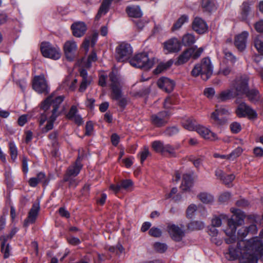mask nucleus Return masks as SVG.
<instances>
[{"instance_id": "dca6fc26", "label": "nucleus", "mask_w": 263, "mask_h": 263, "mask_svg": "<svg viewBox=\"0 0 263 263\" xmlns=\"http://www.w3.org/2000/svg\"><path fill=\"white\" fill-rule=\"evenodd\" d=\"M167 229L171 237L176 241H181L184 236V230L174 224H168Z\"/></svg>"}, {"instance_id": "09e8293b", "label": "nucleus", "mask_w": 263, "mask_h": 263, "mask_svg": "<svg viewBox=\"0 0 263 263\" xmlns=\"http://www.w3.org/2000/svg\"><path fill=\"white\" fill-rule=\"evenodd\" d=\"M154 247L156 251L160 253H163L167 249V246L165 243L160 242H156L154 245Z\"/></svg>"}, {"instance_id": "473e14b6", "label": "nucleus", "mask_w": 263, "mask_h": 263, "mask_svg": "<svg viewBox=\"0 0 263 263\" xmlns=\"http://www.w3.org/2000/svg\"><path fill=\"white\" fill-rule=\"evenodd\" d=\"M201 6L204 11L211 12L216 9V6L213 0H201Z\"/></svg>"}, {"instance_id": "cd10ccee", "label": "nucleus", "mask_w": 263, "mask_h": 263, "mask_svg": "<svg viewBox=\"0 0 263 263\" xmlns=\"http://www.w3.org/2000/svg\"><path fill=\"white\" fill-rule=\"evenodd\" d=\"M230 210L233 214V216H235V218L236 219V221H235L236 223V227L237 228V225H241L243 224L244 219L246 217L244 212L239 209L234 208H232Z\"/></svg>"}, {"instance_id": "9b49d317", "label": "nucleus", "mask_w": 263, "mask_h": 263, "mask_svg": "<svg viewBox=\"0 0 263 263\" xmlns=\"http://www.w3.org/2000/svg\"><path fill=\"white\" fill-rule=\"evenodd\" d=\"M33 89L39 93L47 94L49 87L43 75L35 76L32 84Z\"/></svg>"}, {"instance_id": "bb28decb", "label": "nucleus", "mask_w": 263, "mask_h": 263, "mask_svg": "<svg viewBox=\"0 0 263 263\" xmlns=\"http://www.w3.org/2000/svg\"><path fill=\"white\" fill-rule=\"evenodd\" d=\"M251 3L249 1H245L240 6L239 18L241 20H247L251 11L250 5Z\"/></svg>"}, {"instance_id": "603ef678", "label": "nucleus", "mask_w": 263, "mask_h": 263, "mask_svg": "<svg viewBox=\"0 0 263 263\" xmlns=\"http://www.w3.org/2000/svg\"><path fill=\"white\" fill-rule=\"evenodd\" d=\"M91 79H82L80 88L79 91L81 92L84 91L87 86L90 84Z\"/></svg>"}, {"instance_id": "052dcab7", "label": "nucleus", "mask_w": 263, "mask_h": 263, "mask_svg": "<svg viewBox=\"0 0 263 263\" xmlns=\"http://www.w3.org/2000/svg\"><path fill=\"white\" fill-rule=\"evenodd\" d=\"M248 234L249 232L247 227H242L238 231V235L241 239L240 240H243V238L246 237Z\"/></svg>"}, {"instance_id": "ddd939ff", "label": "nucleus", "mask_w": 263, "mask_h": 263, "mask_svg": "<svg viewBox=\"0 0 263 263\" xmlns=\"http://www.w3.org/2000/svg\"><path fill=\"white\" fill-rule=\"evenodd\" d=\"M215 111L211 114V118L214 122L219 125H223L227 122V119L223 118L220 119L219 116L222 115H227L230 114L229 109L226 106H216Z\"/></svg>"}, {"instance_id": "2f4dec72", "label": "nucleus", "mask_w": 263, "mask_h": 263, "mask_svg": "<svg viewBox=\"0 0 263 263\" xmlns=\"http://www.w3.org/2000/svg\"><path fill=\"white\" fill-rule=\"evenodd\" d=\"M236 96L234 90L233 89H231L222 91L219 95L218 99L221 101H224Z\"/></svg>"}, {"instance_id": "e433bc0d", "label": "nucleus", "mask_w": 263, "mask_h": 263, "mask_svg": "<svg viewBox=\"0 0 263 263\" xmlns=\"http://www.w3.org/2000/svg\"><path fill=\"white\" fill-rule=\"evenodd\" d=\"M173 63V62L172 60H170L167 62L163 63H160L156 68L154 70V72L155 74H159L164 70L167 69L169 67H170Z\"/></svg>"}, {"instance_id": "72a5a7b5", "label": "nucleus", "mask_w": 263, "mask_h": 263, "mask_svg": "<svg viewBox=\"0 0 263 263\" xmlns=\"http://www.w3.org/2000/svg\"><path fill=\"white\" fill-rule=\"evenodd\" d=\"M196 42V38L192 33H186L184 35L182 39V43L184 46H189Z\"/></svg>"}, {"instance_id": "13d9d810", "label": "nucleus", "mask_w": 263, "mask_h": 263, "mask_svg": "<svg viewBox=\"0 0 263 263\" xmlns=\"http://www.w3.org/2000/svg\"><path fill=\"white\" fill-rule=\"evenodd\" d=\"M97 54L95 52H92L90 55H89L87 59V62L85 64V66L87 67H90L92 62H95L97 60Z\"/></svg>"}, {"instance_id": "c9c22d12", "label": "nucleus", "mask_w": 263, "mask_h": 263, "mask_svg": "<svg viewBox=\"0 0 263 263\" xmlns=\"http://www.w3.org/2000/svg\"><path fill=\"white\" fill-rule=\"evenodd\" d=\"M247 97L252 102L258 101L260 98L259 91L256 89L248 90L246 93Z\"/></svg>"}, {"instance_id": "de8ad7c7", "label": "nucleus", "mask_w": 263, "mask_h": 263, "mask_svg": "<svg viewBox=\"0 0 263 263\" xmlns=\"http://www.w3.org/2000/svg\"><path fill=\"white\" fill-rule=\"evenodd\" d=\"M150 153L149 152L148 148L146 146H144L143 149L141 152L139 153L140 161L141 163H143L147 157L149 155Z\"/></svg>"}, {"instance_id": "39448f33", "label": "nucleus", "mask_w": 263, "mask_h": 263, "mask_svg": "<svg viewBox=\"0 0 263 263\" xmlns=\"http://www.w3.org/2000/svg\"><path fill=\"white\" fill-rule=\"evenodd\" d=\"M155 61L154 58L150 59L147 53L143 52L136 54L130 60L129 63L133 67L148 70L153 67Z\"/></svg>"}, {"instance_id": "4be33fe9", "label": "nucleus", "mask_w": 263, "mask_h": 263, "mask_svg": "<svg viewBox=\"0 0 263 263\" xmlns=\"http://www.w3.org/2000/svg\"><path fill=\"white\" fill-rule=\"evenodd\" d=\"M73 35L77 37L82 36L86 31V26L84 22H78L73 23L71 26Z\"/></svg>"}, {"instance_id": "8fccbe9b", "label": "nucleus", "mask_w": 263, "mask_h": 263, "mask_svg": "<svg viewBox=\"0 0 263 263\" xmlns=\"http://www.w3.org/2000/svg\"><path fill=\"white\" fill-rule=\"evenodd\" d=\"M149 234L153 237H159L162 235L161 230L156 227H152L149 231Z\"/></svg>"}, {"instance_id": "6ab92c4d", "label": "nucleus", "mask_w": 263, "mask_h": 263, "mask_svg": "<svg viewBox=\"0 0 263 263\" xmlns=\"http://www.w3.org/2000/svg\"><path fill=\"white\" fill-rule=\"evenodd\" d=\"M248 36L249 33L246 31L236 35L234 44L239 50L242 51L246 48Z\"/></svg>"}, {"instance_id": "69168bd1", "label": "nucleus", "mask_w": 263, "mask_h": 263, "mask_svg": "<svg viewBox=\"0 0 263 263\" xmlns=\"http://www.w3.org/2000/svg\"><path fill=\"white\" fill-rule=\"evenodd\" d=\"M93 129L92 122L90 121L87 122L85 126V135L87 136L90 135L93 131Z\"/></svg>"}, {"instance_id": "ea45409f", "label": "nucleus", "mask_w": 263, "mask_h": 263, "mask_svg": "<svg viewBox=\"0 0 263 263\" xmlns=\"http://www.w3.org/2000/svg\"><path fill=\"white\" fill-rule=\"evenodd\" d=\"M9 149L12 160L15 161L17 157L18 152L17 148L14 142L10 141L9 143Z\"/></svg>"}, {"instance_id": "c03bdc74", "label": "nucleus", "mask_w": 263, "mask_h": 263, "mask_svg": "<svg viewBox=\"0 0 263 263\" xmlns=\"http://www.w3.org/2000/svg\"><path fill=\"white\" fill-rule=\"evenodd\" d=\"M242 149L240 147H238L232 151L228 155V160H234L235 159L239 157L242 153Z\"/></svg>"}, {"instance_id": "6e6d98bb", "label": "nucleus", "mask_w": 263, "mask_h": 263, "mask_svg": "<svg viewBox=\"0 0 263 263\" xmlns=\"http://www.w3.org/2000/svg\"><path fill=\"white\" fill-rule=\"evenodd\" d=\"M232 72V69L229 66H221L218 71V73L227 76Z\"/></svg>"}, {"instance_id": "7c9ffc66", "label": "nucleus", "mask_w": 263, "mask_h": 263, "mask_svg": "<svg viewBox=\"0 0 263 263\" xmlns=\"http://www.w3.org/2000/svg\"><path fill=\"white\" fill-rule=\"evenodd\" d=\"M253 44L258 52L263 55V35H258L253 40Z\"/></svg>"}, {"instance_id": "680f3d73", "label": "nucleus", "mask_w": 263, "mask_h": 263, "mask_svg": "<svg viewBox=\"0 0 263 263\" xmlns=\"http://www.w3.org/2000/svg\"><path fill=\"white\" fill-rule=\"evenodd\" d=\"M230 128L233 133H238L241 130V125L239 123L233 122L230 125Z\"/></svg>"}, {"instance_id": "864d4df0", "label": "nucleus", "mask_w": 263, "mask_h": 263, "mask_svg": "<svg viewBox=\"0 0 263 263\" xmlns=\"http://www.w3.org/2000/svg\"><path fill=\"white\" fill-rule=\"evenodd\" d=\"M35 178L37 179L39 183H42L44 185H46L48 183L46 176L44 173L40 172L38 173Z\"/></svg>"}, {"instance_id": "bf43d9fd", "label": "nucleus", "mask_w": 263, "mask_h": 263, "mask_svg": "<svg viewBox=\"0 0 263 263\" xmlns=\"http://www.w3.org/2000/svg\"><path fill=\"white\" fill-rule=\"evenodd\" d=\"M223 53L226 59H227L228 61H229L232 63H234V62H235L236 58L231 52L227 50H224Z\"/></svg>"}, {"instance_id": "5fc2aeb1", "label": "nucleus", "mask_w": 263, "mask_h": 263, "mask_svg": "<svg viewBox=\"0 0 263 263\" xmlns=\"http://www.w3.org/2000/svg\"><path fill=\"white\" fill-rule=\"evenodd\" d=\"M121 189L127 190L133 185V182L130 179L122 180L120 182Z\"/></svg>"}, {"instance_id": "e2e57ef3", "label": "nucleus", "mask_w": 263, "mask_h": 263, "mask_svg": "<svg viewBox=\"0 0 263 263\" xmlns=\"http://www.w3.org/2000/svg\"><path fill=\"white\" fill-rule=\"evenodd\" d=\"M231 196L229 192H224L219 196V200L221 202H227L230 199Z\"/></svg>"}, {"instance_id": "58836bf2", "label": "nucleus", "mask_w": 263, "mask_h": 263, "mask_svg": "<svg viewBox=\"0 0 263 263\" xmlns=\"http://www.w3.org/2000/svg\"><path fill=\"white\" fill-rule=\"evenodd\" d=\"M182 126L184 128L189 130H196V128L198 126L196 125V122L192 119H187L182 122Z\"/></svg>"}, {"instance_id": "b1692460", "label": "nucleus", "mask_w": 263, "mask_h": 263, "mask_svg": "<svg viewBox=\"0 0 263 263\" xmlns=\"http://www.w3.org/2000/svg\"><path fill=\"white\" fill-rule=\"evenodd\" d=\"M196 131L204 139L214 140L217 138L216 135L215 133L204 126L198 125L196 128Z\"/></svg>"}, {"instance_id": "37998d69", "label": "nucleus", "mask_w": 263, "mask_h": 263, "mask_svg": "<svg viewBox=\"0 0 263 263\" xmlns=\"http://www.w3.org/2000/svg\"><path fill=\"white\" fill-rule=\"evenodd\" d=\"M113 0H104L99 10L100 13H102L104 15L108 12L109 7Z\"/></svg>"}, {"instance_id": "393cba45", "label": "nucleus", "mask_w": 263, "mask_h": 263, "mask_svg": "<svg viewBox=\"0 0 263 263\" xmlns=\"http://www.w3.org/2000/svg\"><path fill=\"white\" fill-rule=\"evenodd\" d=\"M125 11L128 15L131 17L140 18L143 15L140 7L137 5L128 6Z\"/></svg>"}, {"instance_id": "a18cd8bd", "label": "nucleus", "mask_w": 263, "mask_h": 263, "mask_svg": "<svg viewBox=\"0 0 263 263\" xmlns=\"http://www.w3.org/2000/svg\"><path fill=\"white\" fill-rule=\"evenodd\" d=\"M164 145V143L160 141H155L152 144L154 150L157 153H163Z\"/></svg>"}, {"instance_id": "1a4fd4ad", "label": "nucleus", "mask_w": 263, "mask_h": 263, "mask_svg": "<svg viewBox=\"0 0 263 263\" xmlns=\"http://www.w3.org/2000/svg\"><path fill=\"white\" fill-rule=\"evenodd\" d=\"M109 78L111 82V98L112 99L116 100L123 96L120 88V81L118 76L113 72L109 73Z\"/></svg>"}, {"instance_id": "0e129e2a", "label": "nucleus", "mask_w": 263, "mask_h": 263, "mask_svg": "<svg viewBox=\"0 0 263 263\" xmlns=\"http://www.w3.org/2000/svg\"><path fill=\"white\" fill-rule=\"evenodd\" d=\"M78 109L76 106H72L69 111L67 115V117L68 119H71L74 116L77 115L78 114Z\"/></svg>"}, {"instance_id": "3c124183", "label": "nucleus", "mask_w": 263, "mask_h": 263, "mask_svg": "<svg viewBox=\"0 0 263 263\" xmlns=\"http://www.w3.org/2000/svg\"><path fill=\"white\" fill-rule=\"evenodd\" d=\"M58 135L59 134L57 131H53L48 136L49 139L51 141L53 146H56L58 144L57 142Z\"/></svg>"}, {"instance_id": "a878e982", "label": "nucleus", "mask_w": 263, "mask_h": 263, "mask_svg": "<svg viewBox=\"0 0 263 263\" xmlns=\"http://www.w3.org/2000/svg\"><path fill=\"white\" fill-rule=\"evenodd\" d=\"M193 180L192 176L188 174L183 175L182 180L180 185L181 189L183 191H189L192 187Z\"/></svg>"}, {"instance_id": "79ce46f5", "label": "nucleus", "mask_w": 263, "mask_h": 263, "mask_svg": "<svg viewBox=\"0 0 263 263\" xmlns=\"http://www.w3.org/2000/svg\"><path fill=\"white\" fill-rule=\"evenodd\" d=\"M197 210V206L195 204H190L186 210V216L188 218H192L195 212Z\"/></svg>"}, {"instance_id": "49530a36", "label": "nucleus", "mask_w": 263, "mask_h": 263, "mask_svg": "<svg viewBox=\"0 0 263 263\" xmlns=\"http://www.w3.org/2000/svg\"><path fill=\"white\" fill-rule=\"evenodd\" d=\"M179 132V129L176 126H172L167 127L164 131L165 135L168 136H173L176 135Z\"/></svg>"}, {"instance_id": "c85d7f7f", "label": "nucleus", "mask_w": 263, "mask_h": 263, "mask_svg": "<svg viewBox=\"0 0 263 263\" xmlns=\"http://www.w3.org/2000/svg\"><path fill=\"white\" fill-rule=\"evenodd\" d=\"M7 240L5 236H1L0 237V243L1 246V251L4 254L5 258H8L10 255V249L8 243H6Z\"/></svg>"}, {"instance_id": "f8f14e48", "label": "nucleus", "mask_w": 263, "mask_h": 263, "mask_svg": "<svg viewBox=\"0 0 263 263\" xmlns=\"http://www.w3.org/2000/svg\"><path fill=\"white\" fill-rule=\"evenodd\" d=\"M249 78L247 76L237 78L233 85L234 92L236 96L246 94L248 90Z\"/></svg>"}, {"instance_id": "c756f323", "label": "nucleus", "mask_w": 263, "mask_h": 263, "mask_svg": "<svg viewBox=\"0 0 263 263\" xmlns=\"http://www.w3.org/2000/svg\"><path fill=\"white\" fill-rule=\"evenodd\" d=\"M189 16L186 14L182 15L174 24L172 30L174 31L175 30H179L181 27L189 22Z\"/></svg>"}, {"instance_id": "f704fd0d", "label": "nucleus", "mask_w": 263, "mask_h": 263, "mask_svg": "<svg viewBox=\"0 0 263 263\" xmlns=\"http://www.w3.org/2000/svg\"><path fill=\"white\" fill-rule=\"evenodd\" d=\"M200 200L204 203H212L214 201L213 196L209 193H202L198 195Z\"/></svg>"}, {"instance_id": "a19ab883", "label": "nucleus", "mask_w": 263, "mask_h": 263, "mask_svg": "<svg viewBox=\"0 0 263 263\" xmlns=\"http://www.w3.org/2000/svg\"><path fill=\"white\" fill-rule=\"evenodd\" d=\"M179 145L175 147L169 144H164L163 149V153L166 152L171 156L175 157L176 156L175 150L179 148Z\"/></svg>"}, {"instance_id": "412c9836", "label": "nucleus", "mask_w": 263, "mask_h": 263, "mask_svg": "<svg viewBox=\"0 0 263 263\" xmlns=\"http://www.w3.org/2000/svg\"><path fill=\"white\" fill-rule=\"evenodd\" d=\"M193 29L199 34L205 33L208 28L206 22L200 17H196L192 23Z\"/></svg>"}, {"instance_id": "7ed1b4c3", "label": "nucleus", "mask_w": 263, "mask_h": 263, "mask_svg": "<svg viewBox=\"0 0 263 263\" xmlns=\"http://www.w3.org/2000/svg\"><path fill=\"white\" fill-rule=\"evenodd\" d=\"M228 221V228L224 230L226 234L229 237L226 239V242L227 244H231L236 241L235 233L236 231V223L233 217L229 218L227 215L225 214H220L219 216H215L211 220V225L215 227H219L222 224V220Z\"/></svg>"}, {"instance_id": "20e7f679", "label": "nucleus", "mask_w": 263, "mask_h": 263, "mask_svg": "<svg viewBox=\"0 0 263 263\" xmlns=\"http://www.w3.org/2000/svg\"><path fill=\"white\" fill-rule=\"evenodd\" d=\"M213 67L211 60L208 58L202 59L200 63L195 65L191 71L192 75L197 77L201 75L203 80L209 79L213 73Z\"/></svg>"}, {"instance_id": "2eb2a0df", "label": "nucleus", "mask_w": 263, "mask_h": 263, "mask_svg": "<svg viewBox=\"0 0 263 263\" xmlns=\"http://www.w3.org/2000/svg\"><path fill=\"white\" fill-rule=\"evenodd\" d=\"M236 113L239 117L248 116L250 118H255L257 114L255 110L247 105L245 103H240L236 110Z\"/></svg>"}, {"instance_id": "f257e3e1", "label": "nucleus", "mask_w": 263, "mask_h": 263, "mask_svg": "<svg viewBox=\"0 0 263 263\" xmlns=\"http://www.w3.org/2000/svg\"><path fill=\"white\" fill-rule=\"evenodd\" d=\"M254 249L263 254V245L259 237H253L249 240H239L237 249L232 246L229 247L226 257L230 260L238 258L240 263H257Z\"/></svg>"}, {"instance_id": "4c0bfd02", "label": "nucleus", "mask_w": 263, "mask_h": 263, "mask_svg": "<svg viewBox=\"0 0 263 263\" xmlns=\"http://www.w3.org/2000/svg\"><path fill=\"white\" fill-rule=\"evenodd\" d=\"M204 223L200 221H193L187 225V228L190 230H199L204 228Z\"/></svg>"}, {"instance_id": "423d86ee", "label": "nucleus", "mask_w": 263, "mask_h": 263, "mask_svg": "<svg viewBox=\"0 0 263 263\" xmlns=\"http://www.w3.org/2000/svg\"><path fill=\"white\" fill-rule=\"evenodd\" d=\"M203 51V49L201 47L197 48V46H194L189 48L179 55L175 62V65H182L189 61L190 59H197L201 55Z\"/></svg>"}, {"instance_id": "774afa93", "label": "nucleus", "mask_w": 263, "mask_h": 263, "mask_svg": "<svg viewBox=\"0 0 263 263\" xmlns=\"http://www.w3.org/2000/svg\"><path fill=\"white\" fill-rule=\"evenodd\" d=\"M255 28L258 32H263V20H260L255 24Z\"/></svg>"}, {"instance_id": "5701e85b", "label": "nucleus", "mask_w": 263, "mask_h": 263, "mask_svg": "<svg viewBox=\"0 0 263 263\" xmlns=\"http://www.w3.org/2000/svg\"><path fill=\"white\" fill-rule=\"evenodd\" d=\"M40 210L39 204H34L30 209L27 218L24 221V226L27 227L35 222Z\"/></svg>"}, {"instance_id": "4d7b16f0", "label": "nucleus", "mask_w": 263, "mask_h": 263, "mask_svg": "<svg viewBox=\"0 0 263 263\" xmlns=\"http://www.w3.org/2000/svg\"><path fill=\"white\" fill-rule=\"evenodd\" d=\"M116 101H118V105L122 108L125 107L128 101L127 98L123 96L120 97L119 99H116Z\"/></svg>"}, {"instance_id": "a211bd4d", "label": "nucleus", "mask_w": 263, "mask_h": 263, "mask_svg": "<svg viewBox=\"0 0 263 263\" xmlns=\"http://www.w3.org/2000/svg\"><path fill=\"white\" fill-rule=\"evenodd\" d=\"M157 85L162 90L170 93L174 89L175 83L174 81L167 78L162 77L158 80Z\"/></svg>"}, {"instance_id": "0eeeda50", "label": "nucleus", "mask_w": 263, "mask_h": 263, "mask_svg": "<svg viewBox=\"0 0 263 263\" xmlns=\"http://www.w3.org/2000/svg\"><path fill=\"white\" fill-rule=\"evenodd\" d=\"M42 55L47 58L54 60H58L61 57V50L57 46L52 45L47 42H43L40 46Z\"/></svg>"}, {"instance_id": "f03ea898", "label": "nucleus", "mask_w": 263, "mask_h": 263, "mask_svg": "<svg viewBox=\"0 0 263 263\" xmlns=\"http://www.w3.org/2000/svg\"><path fill=\"white\" fill-rule=\"evenodd\" d=\"M64 99V96H57L52 93L41 103L40 126L47 121L46 125L41 128L43 133H47L53 129V123L59 115L58 109Z\"/></svg>"}, {"instance_id": "f3484780", "label": "nucleus", "mask_w": 263, "mask_h": 263, "mask_svg": "<svg viewBox=\"0 0 263 263\" xmlns=\"http://www.w3.org/2000/svg\"><path fill=\"white\" fill-rule=\"evenodd\" d=\"M170 114L167 111L159 112L157 114L153 115L151 116L152 123L157 127L164 125L167 123V117Z\"/></svg>"}, {"instance_id": "4468645a", "label": "nucleus", "mask_w": 263, "mask_h": 263, "mask_svg": "<svg viewBox=\"0 0 263 263\" xmlns=\"http://www.w3.org/2000/svg\"><path fill=\"white\" fill-rule=\"evenodd\" d=\"M82 167L80 157H78L75 163L68 168L64 176V181H70V178L77 176L79 174Z\"/></svg>"}, {"instance_id": "338daca9", "label": "nucleus", "mask_w": 263, "mask_h": 263, "mask_svg": "<svg viewBox=\"0 0 263 263\" xmlns=\"http://www.w3.org/2000/svg\"><path fill=\"white\" fill-rule=\"evenodd\" d=\"M235 179V176L233 174L228 175L224 176L223 178L221 180L223 181V183L226 184H229Z\"/></svg>"}, {"instance_id": "9d476101", "label": "nucleus", "mask_w": 263, "mask_h": 263, "mask_svg": "<svg viewBox=\"0 0 263 263\" xmlns=\"http://www.w3.org/2000/svg\"><path fill=\"white\" fill-rule=\"evenodd\" d=\"M78 45L73 40L67 41L63 45V50L66 59L72 61L77 55Z\"/></svg>"}, {"instance_id": "6e6552de", "label": "nucleus", "mask_w": 263, "mask_h": 263, "mask_svg": "<svg viewBox=\"0 0 263 263\" xmlns=\"http://www.w3.org/2000/svg\"><path fill=\"white\" fill-rule=\"evenodd\" d=\"M132 53L130 44L122 43L116 48V58L119 62H124L130 57Z\"/></svg>"}, {"instance_id": "aec40b11", "label": "nucleus", "mask_w": 263, "mask_h": 263, "mask_svg": "<svg viewBox=\"0 0 263 263\" xmlns=\"http://www.w3.org/2000/svg\"><path fill=\"white\" fill-rule=\"evenodd\" d=\"M180 49V42L176 38L171 39L164 43V49L167 53L178 52Z\"/></svg>"}]
</instances>
